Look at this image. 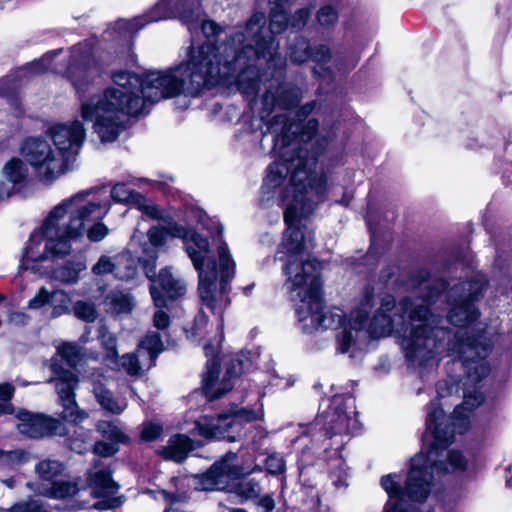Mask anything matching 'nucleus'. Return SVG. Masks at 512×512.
Segmentation results:
<instances>
[{"mask_svg": "<svg viewBox=\"0 0 512 512\" xmlns=\"http://www.w3.org/2000/svg\"><path fill=\"white\" fill-rule=\"evenodd\" d=\"M265 23L264 13H254L244 32L232 34L217 46L206 42L192 48L186 63L147 72L143 78L127 71L114 73L116 87L82 101V118L94 122V132L101 142H113L125 129L126 117L145 113L148 104L180 95L194 97L204 88L231 79L242 94L254 95L260 81L256 57L268 54L275 65L283 64L275 56L274 37L262 35Z\"/></svg>", "mask_w": 512, "mask_h": 512, "instance_id": "nucleus-1", "label": "nucleus"}, {"mask_svg": "<svg viewBox=\"0 0 512 512\" xmlns=\"http://www.w3.org/2000/svg\"><path fill=\"white\" fill-rule=\"evenodd\" d=\"M483 288V281L472 280L455 285L448 292L450 308L447 318L460 329L455 332L454 341L447 344V350L457 355L466 370L463 402L456 405L451 417L446 416L443 408H450L459 399V383L454 380L437 383L438 399L428 408L424 434L428 451H421L412 458L404 488L398 474H388L381 478V486L389 496L384 512H419L415 506H407L406 500L423 502L427 499L432 488L433 468L443 473L462 472L467 468V460L461 452L446 451V448L455 432L461 434L468 428L466 412L473 411L484 400L476 384L490 372L485 358L491 349V343L484 335L468 336L466 328L467 324L478 317V311L472 302L481 295Z\"/></svg>", "mask_w": 512, "mask_h": 512, "instance_id": "nucleus-2", "label": "nucleus"}, {"mask_svg": "<svg viewBox=\"0 0 512 512\" xmlns=\"http://www.w3.org/2000/svg\"><path fill=\"white\" fill-rule=\"evenodd\" d=\"M305 171L293 173L294 192L292 198L285 194L282 198L284 222L287 226L283 234L280 252L287 254L283 273L287 277L284 287L292 301L297 303L296 315L303 333L310 334L319 329H338V351L347 353L351 345L352 324L347 321L345 312L339 307L324 310L322 299V263L310 257L313 249V237L302 224L312 215L320 200L308 197L313 191L302 193L298 180Z\"/></svg>", "mask_w": 512, "mask_h": 512, "instance_id": "nucleus-3", "label": "nucleus"}, {"mask_svg": "<svg viewBox=\"0 0 512 512\" xmlns=\"http://www.w3.org/2000/svg\"><path fill=\"white\" fill-rule=\"evenodd\" d=\"M429 292L423 298L406 297L398 305L392 296L382 300L381 307L373 317L369 330L373 337H385L395 333L402 337L405 355L412 365L422 366L440 355L445 348L444 340L451 332L438 327L437 316L429 306L440 292L430 284H421Z\"/></svg>", "mask_w": 512, "mask_h": 512, "instance_id": "nucleus-4", "label": "nucleus"}, {"mask_svg": "<svg viewBox=\"0 0 512 512\" xmlns=\"http://www.w3.org/2000/svg\"><path fill=\"white\" fill-rule=\"evenodd\" d=\"M88 191L79 192L56 205L40 232H34L24 252L27 261H43L50 258H62L71 251V241L82 237L86 223L92 219L103 218L109 211V205L87 201Z\"/></svg>", "mask_w": 512, "mask_h": 512, "instance_id": "nucleus-5", "label": "nucleus"}, {"mask_svg": "<svg viewBox=\"0 0 512 512\" xmlns=\"http://www.w3.org/2000/svg\"><path fill=\"white\" fill-rule=\"evenodd\" d=\"M275 56L279 57L283 64L281 66L275 65L270 61L267 54L264 58L261 54L256 57V65L259 71L260 81L258 90L254 95H247L248 97H255L260 90L262 84L265 85L266 91L261 98L262 108L260 111L261 118L268 117L274 108L280 107L281 109L288 110L297 106L301 100L300 89L291 83H280L279 79L282 76V70L285 66L284 59L278 54L279 44L274 40Z\"/></svg>", "mask_w": 512, "mask_h": 512, "instance_id": "nucleus-6", "label": "nucleus"}, {"mask_svg": "<svg viewBox=\"0 0 512 512\" xmlns=\"http://www.w3.org/2000/svg\"><path fill=\"white\" fill-rule=\"evenodd\" d=\"M218 269L202 272L199 275L198 292L203 305L214 314L222 315L230 305L228 296L230 282L235 276V261L225 242H220L217 248Z\"/></svg>", "mask_w": 512, "mask_h": 512, "instance_id": "nucleus-7", "label": "nucleus"}, {"mask_svg": "<svg viewBox=\"0 0 512 512\" xmlns=\"http://www.w3.org/2000/svg\"><path fill=\"white\" fill-rule=\"evenodd\" d=\"M200 0H162L155 5L150 14L145 17L135 18L131 21H121L118 24L127 26L129 31H137L149 22L178 17L184 24L192 29L195 23L201 21V29L207 36L219 33V26L209 20H202Z\"/></svg>", "mask_w": 512, "mask_h": 512, "instance_id": "nucleus-8", "label": "nucleus"}, {"mask_svg": "<svg viewBox=\"0 0 512 512\" xmlns=\"http://www.w3.org/2000/svg\"><path fill=\"white\" fill-rule=\"evenodd\" d=\"M298 170L305 171L307 173L306 177L305 174L300 175L302 178L301 182L299 180L297 181L299 183L300 190H302V193H306V190L308 192L312 190L313 193L308 194V197L320 200V195L323 192L322 180L318 179L317 184L314 187L313 183L316 181V178L312 177L311 171L306 168L304 161L301 158H298L296 160H292L290 164L286 162H274L268 167L267 175L261 187V203H268L274 197L276 190L285 181L290 171L292 177L293 173ZM285 194H288L290 198H292L295 194L292 178L290 179L289 186L281 191V199Z\"/></svg>", "mask_w": 512, "mask_h": 512, "instance_id": "nucleus-9", "label": "nucleus"}, {"mask_svg": "<svg viewBox=\"0 0 512 512\" xmlns=\"http://www.w3.org/2000/svg\"><path fill=\"white\" fill-rule=\"evenodd\" d=\"M258 419L250 409H232L217 416H203L196 422L198 433L206 439L227 440L235 442L239 439L243 426Z\"/></svg>", "mask_w": 512, "mask_h": 512, "instance_id": "nucleus-10", "label": "nucleus"}, {"mask_svg": "<svg viewBox=\"0 0 512 512\" xmlns=\"http://www.w3.org/2000/svg\"><path fill=\"white\" fill-rule=\"evenodd\" d=\"M21 154L44 182H53L67 170L65 156L41 138H27L21 145Z\"/></svg>", "mask_w": 512, "mask_h": 512, "instance_id": "nucleus-11", "label": "nucleus"}, {"mask_svg": "<svg viewBox=\"0 0 512 512\" xmlns=\"http://www.w3.org/2000/svg\"><path fill=\"white\" fill-rule=\"evenodd\" d=\"M50 369L53 376L49 379L50 383H55L60 403L63 407L61 416L67 421H82L87 417L86 413L81 411L75 400L74 390L78 385V377L71 370L64 369L56 361H52Z\"/></svg>", "mask_w": 512, "mask_h": 512, "instance_id": "nucleus-12", "label": "nucleus"}, {"mask_svg": "<svg viewBox=\"0 0 512 512\" xmlns=\"http://www.w3.org/2000/svg\"><path fill=\"white\" fill-rule=\"evenodd\" d=\"M88 485L95 497L103 498L94 504V508L105 510L122 505V497L114 496L119 490V485L113 481L112 472L108 466L102 465L99 461L95 462L88 473Z\"/></svg>", "mask_w": 512, "mask_h": 512, "instance_id": "nucleus-13", "label": "nucleus"}, {"mask_svg": "<svg viewBox=\"0 0 512 512\" xmlns=\"http://www.w3.org/2000/svg\"><path fill=\"white\" fill-rule=\"evenodd\" d=\"M16 418L18 419V432L29 438L64 436L67 433L64 423L44 414H34L26 410H20L17 412Z\"/></svg>", "mask_w": 512, "mask_h": 512, "instance_id": "nucleus-14", "label": "nucleus"}, {"mask_svg": "<svg viewBox=\"0 0 512 512\" xmlns=\"http://www.w3.org/2000/svg\"><path fill=\"white\" fill-rule=\"evenodd\" d=\"M100 70L90 52L82 51L80 47H74L71 52V63L66 71V76L74 86L78 94L88 91Z\"/></svg>", "mask_w": 512, "mask_h": 512, "instance_id": "nucleus-15", "label": "nucleus"}, {"mask_svg": "<svg viewBox=\"0 0 512 512\" xmlns=\"http://www.w3.org/2000/svg\"><path fill=\"white\" fill-rule=\"evenodd\" d=\"M236 457L234 452L226 453L205 474L198 477L197 489L205 491L226 489L229 482L240 475V469L231 464Z\"/></svg>", "mask_w": 512, "mask_h": 512, "instance_id": "nucleus-16", "label": "nucleus"}, {"mask_svg": "<svg viewBox=\"0 0 512 512\" xmlns=\"http://www.w3.org/2000/svg\"><path fill=\"white\" fill-rule=\"evenodd\" d=\"M57 152L65 156L68 166L70 156L76 155L83 144L86 132L83 124L75 120L70 124H57L49 129Z\"/></svg>", "mask_w": 512, "mask_h": 512, "instance_id": "nucleus-17", "label": "nucleus"}, {"mask_svg": "<svg viewBox=\"0 0 512 512\" xmlns=\"http://www.w3.org/2000/svg\"><path fill=\"white\" fill-rule=\"evenodd\" d=\"M244 371L243 361L237 357L232 358L226 368V374L221 381V387L212 393V387L218 378L219 361L213 357L207 361L206 371L203 374V388L206 394H211L212 399L220 398L232 388L230 381L237 378Z\"/></svg>", "mask_w": 512, "mask_h": 512, "instance_id": "nucleus-18", "label": "nucleus"}, {"mask_svg": "<svg viewBox=\"0 0 512 512\" xmlns=\"http://www.w3.org/2000/svg\"><path fill=\"white\" fill-rule=\"evenodd\" d=\"M184 249L191 259L194 268L200 275L202 272L218 269V262L211 257L208 239L196 231H192L184 243Z\"/></svg>", "mask_w": 512, "mask_h": 512, "instance_id": "nucleus-19", "label": "nucleus"}, {"mask_svg": "<svg viewBox=\"0 0 512 512\" xmlns=\"http://www.w3.org/2000/svg\"><path fill=\"white\" fill-rule=\"evenodd\" d=\"M45 305L51 307L50 318L55 319L70 312L71 298L64 290H53L41 287L38 293L28 302V308L39 309Z\"/></svg>", "mask_w": 512, "mask_h": 512, "instance_id": "nucleus-20", "label": "nucleus"}, {"mask_svg": "<svg viewBox=\"0 0 512 512\" xmlns=\"http://www.w3.org/2000/svg\"><path fill=\"white\" fill-rule=\"evenodd\" d=\"M193 449L192 440L189 437L177 434L171 437L167 445L159 450V454L165 460L182 463Z\"/></svg>", "mask_w": 512, "mask_h": 512, "instance_id": "nucleus-21", "label": "nucleus"}, {"mask_svg": "<svg viewBox=\"0 0 512 512\" xmlns=\"http://www.w3.org/2000/svg\"><path fill=\"white\" fill-rule=\"evenodd\" d=\"M3 173L11 185L0 184V199L9 197L13 193L15 185L26 179L27 167L22 160L13 158L5 164Z\"/></svg>", "mask_w": 512, "mask_h": 512, "instance_id": "nucleus-22", "label": "nucleus"}, {"mask_svg": "<svg viewBox=\"0 0 512 512\" xmlns=\"http://www.w3.org/2000/svg\"><path fill=\"white\" fill-rule=\"evenodd\" d=\"M138 352L147 359V369L153 367L158 355L164 350L161 335L155 331L147 332L137 346Z\"/></svg>", "mask_w": 512, "mask_h": 512, "instance_id": "nucleus-23", "label": "nucleus"}, {"mask_svg": "<svg viewBox=\"0 0 512 512\" xmlns=\"http://www.w3.org/2000/svg\"><path fill=\"white\" fill-rule=\"evenodd\" d=\"M35 473L40 481V487L48 486L56 481V478L63 474L65 465L56 459H43L35 465Z\"/></svg>", "mask_w": 512, "mask_h": 512, "instance_id": "nucleus-24", "label": "nucleus"}, {"mask_svg": "<svg viewBox=\"0 0 512 512\" xmlns=\"http://www.w3.org/2000/svg\"><path fill=\"white\" fill-rule=\"evenodd\" d=\"M93 393L99 405L109 413L118 415L127 408L126 400L114 397L113 393L102 383L94 385Z\"/></svg>", "mask_w": 512, "mask_h": 512, "instance_id": "nucleus-25", "label": "nucleus"}, {"mask_svg": "<svg viewBox=\"0 0 512 512\" xmlns=\"http://www.w3.org/2000/svg\"><path fill=\"white\" fill-rule=\"evenodd\" d=\"M150 293L156 307L152 318L153 326L158 330H165L171 323L170 316L165 310L168 309L166 300L154 284L150 286Z\"/></svg>", "mask_w": 512, "mask_h": 512, "instance_id": "nucleus-26", "label": "nucleus"}, {"mask_svg": "<svg viewBox=\"0 0 512 512\" xmlns=\"http://www.w3.org/2000/svg\"><path fill=\"white\" fill-rule=\"evenodd\" d=\"M144 356L138 352L126 353L118 359V366L121 370L131 377H140L147 369V359H141Z\"/></svg>", "mask_w": 512, "mask_h": 512, "instance_id": "nucleus-27", "label": "nucleus"}, {"mask_svg": "<svg viewBox=\"0 0 512 512\" xmlns=\"http://www.w3.org/2000/svg\"><path fill=\"white\" fill-rule=\"evenodd\" d=\"M158 283L170 299H176L186 293V285L183 280L175 278L168 268L160 271Z\"/></svg>", "mask_w": 512, "mask_h": 512, "instance_id": "nucleus-28", "label": "nucleus"}, {"mask_svg": "<svg viewBox=\"0 0 512 512\" xmlns=\"http://www.w3.org/2000/svg\"><path fill=\"white\" fill-rule=\"evenodd\" d=\"M85 269L86 264L83 261H68L64 265L56 268L52 276L62 283L73 284L78 281L80 273Z\"/></svg>", "mask_w": 512, "mask_h": 512, "instance_id": "nucleus-29", "label": "nucleus"}, {"mask_svg": "<svg viewBox=\"0 0 512 512\" xmlns=\"http://www.w3.org/2000/svg\"><path fill=\"white\" fill-rule=\"evenodd\" d=\"M137 274L135 259L127 252L115 256L114 277L120 280H131Z\"/></svg>", "mask_w": 512, "mask_h": 512, "instance_id": "nucleus-30", "label": "nucleus"}, {"mask_svg": "<svg viewBox=\"0 0 512 512\" xmlns=\"http://www.w3.org/2000/svg\"><path fill=\"white\" fill-rule=\"evenodd\" d=\"M78 486L70 481H55L48 486L39 488V493L55 499H64L77 494Z\"/></svg>", "mask_w": 512, "mask_h": 512, "instance_id": "nucleus-31", "label": "nucleus"}, {"mask_svg": "<svg viewBox=\"0 0 512 512\" xmlns=\"http://www.w3.org/2000/svg\"><path fill=\"white\" fill-rule=\"evenodd\" d=\"M106 301L109 310L116 315L129 314L134 306L132 297L120 291L111 292Z\"/></svg>", "mask_w": 512, "mask_h": 512, "instance_id": "nucleus-32", "label": "nucleus"}, {"mask_svg": "<svg viewBox=\"0 0 512 512\" xmlns=\"http://www.w3.org/2000/svg\"><path fill=\"white\" fill-rule=\"evenodd\" d=\"M231 490L239 497L248 500L257 498L260 495L261 487L255 479H242L234 484Z\"/></svg>", "mask_w": 512, "mask_h": 512, "instance_id": "nucleus-33", "label": "nucleus"}, {"mask_svg": "<svg viewBox=\"0 0 512 512\" xmlns=\"http://www.w3.org/2000/svg\"><path fill=\"white\" fill-rule=\"evenodd\" d=\"M96 429L104 438L113 441L114 444L124 443L128 439L116 424L109 421H99Z\"/></svg>", "mask_w": 512, "mask_h": 512, "instance_id": "nucleus-34", "label": "nucleus"}, {"mask_svg": "<svg viewBox=\"0 0 512 512\" xmlns=\"http://www.w3.org/2000/svg\"><path fill=\"white\" fill-rule=\"evenodd\" d=\"M289 50L290 59L294 63L301 64L310 58V46L308 40L303 37L296 38Z\"/></svg>", "mask_w": 512, "mask_h": 512, "instance_id": "nucleus-35", "label": "nucleus"}, {"mask_svg": "<svg viewBox=\"0 0 512 512\" xmlns=\"http://www.w3.org/2000/svg\"><path fill=\"white\" fill-rule=\"evenodd\" d=\"M74 315L85 322H94L98 317L96 307L91 302L77 301L73 306Z\"/></svg>", "mask_w": 512, "mask_h": 512, "instance_id": "nucleus-36", "label": "nucleus"}, {"mask_svg": "<svg viewBox=\"0 0 512 512\" xmlns=\"http://www.w3.org/2000/svg\"><path fill=\"white\" fill-rule=\"evenodd\" d=\"M289 19L286 10L270 8V32L271 34L282 33L288 26Z\"/></svg>", "mask_w": 512, "mask_h": 512, "instance_id": "nucleus-37", "label": "nucleus"}, {"mask_svg": "<svg viewBox=\"0 0 512 512\" xmlns=\"http://www.w3.org/2000/svg\"><path fill=\"white\" fill-rule=\"evenodd\" d=\"M57 353L70 365L75 366L81 357L80 347L71 342L62 343L57 347Z\"/></svg>", "mask_w": 512, "mask_h": 512, "instance_id": "nucleus-38", "label": "nucleus"}, {"mask_svg": "<svg viewBox=\"0 0 512 512\" xmlns=\"http://www.w3.org/2000/svg\"><path fill=\"white\" fill-rule=\"evenodd\" d=\"M115 269V256L110 257L107 255H102L98 259V261L92 267V273L97 276H104L107 274L114 275Z\"/></svg>", "mask_w": 512, "mask_h": 512, "instance_id": "nucleus-39", "label": "nucleus"}, {"mask_svg": "<svg viewBox=\"0 0 512 512\" xmlns=\"http://www.w3.org/2000/svg\"><path fill=\"white\" fill-rule=\"evenodd\" d=\"M100 340L102 345L107 350V357L113 360L117 359L118 352L116 337L111 332H109L105 327H102L100 329Z\"/></svg>", "mask_w": 512, "mask_h": 512, "instance_id": "nucleus-40", "label": "nucleus"}, {"mask_svg": "<svg viewBox=\"0 0 512 512\" xmlns=\"http://www.w3.org/2000/svg\"><path fill=\"white\" fill-rule=\"evenodd\" d=\"M317 20L321 26H330L338 20V13L333 7L327 5L318 11Z\"/></svg>", "mask_w": 512, "mask_h": 512, "instance_id": "nucleus-41", "label": "nucleus"}, {"mask_svg": "<svg viewBox=\"0 0 512 512\" xmlns=\"http://www.w3.org/2000/svg\"><path fill=\"white\" fill-rule=\"evenodd\" d=\"M4 457L5 461L11 465H20L26 463L29 459V454L21 449L12 450L8 452H2L0 458Z\"/></svg>", "mask_w": 512, "mask_h": 512, "instance_id": "nucleus-42", "label": "nucleus"}, {"mask_svg": "<svg viewBox=\"0 0 512 512\" xmlns=\"http://www.w3.org/2000/svg\"><path fill=\"white\" fill-rule=\"evenodd\" d=\"M311 11L308 8H301L297 10L291 17L289 23L292 28L300 30L306 25Z\"/></svg>", "mask_w": 512, "mask_h": 512, "instance_id": "nucleus-43", "label": "nucleus"}, {"mask_svg": "<svg viewBox=\"0 0 512 512\" xmlns=\"http://www.w3.org/2000/svg\"><path fill=\"white\" fill-rule=\"evenodd\" d=\"M165 228L168 235H171L172 237L176 238H181L183 240V244L185 243L186 239L190 236V233H192L193 231L191 229H187L182 225H179L176 222H168Z\"/></svg>", "mask_w": 512, "mask_h": 512, "instance_id": "nucleus-44", "label": "nucleus"}, {"mask_svg": "<svg viewBox=\"0 0 512 512\" xmlns=\"http://www.w3.org/2000/svg\"><path fill=\"white\" fill-rule=\"evenodd\" d=\"M166 228L153 226L148 230L149 242L153 247H159L164 244L166 240Z\"/></svg>", "mask_w": 512, "mask_h": 512, "instance_id": "nucleus-45", "label": "nucleus"}, {"mask_svg": "<svg viewBox=\"0 0 512 512\" xmlns=\"http://www.w3.org/2000/svg\"><path fill=\"white\" fill-rule=\"evenodd\" d=\"M111 197L116 202H128L132 198V192L123 183L116 184L111 190Z\"/></svg>", "mask_w": 512, "mask_h": 512, "instance_id": "nucleus-46", "label": "nucleus"}, {"mask_svg": "<svg viewBox=\"0 0 512 512\" xmlns=\"http://www.w3.org/2000/svg\"><path fill=\"white\" fill-rule=\"evenodd\" d=\"M330 50L325 45H318L313 49L310 48V58L320 64H326L330 60Z\"/></svg>", "mask_w": 512, "mask_h": 512, "instance_id": "nucleus-47", "label": "nucleus"}, {"mask_svg": "<svg viewBox=\"0 0 512 512\" xmlns=\"http://www.w3.org/2000/svg\"><path fill=\"white\" fill-rule=\"evenodd\" d=\"M162 433V427L155 423H145L141 432V438L144 441H154Z\"/></svg>", "mask_w": 512, "mask_h": 512, "instance_id": "nucleus-48", "label": "nucleus"}, {"mask_svg": "<svg viewBox=\"0 0 512 512\" xmlns=\"http://www.w3.org/2000/svg\"><path fill=\"white\" fill-rule=\"evenodd\" d=\"M265 466L270 474H280L285 469V464L282 458L277 455H269L266 459Z\"/></svg>", "mask_w": 512, "mask_h": 512, "instance_id": "nucleus-49", "label": "nucleus"}, {"mask_svg": "<svg viewBox=\"0 0 512 512\" xmlns=\"http://www.w3.org/2000/svg\"><path fill=\"white\" fill-rule=\"evenodd\" d=\"M9 512H47L37 500L14 505Z\"/></svg>", "mask_w": 512, "mask_h": 512, "instance_id": "nucleus-50", "label": "nucleus"}, {"mask_svg": "<svg viewBox=\"0 0 512 512\" xmlns=\"http://www.w3.org/2000/svg\"><path fill=\"white\" fill-rule=\"evenodd\" d=\"M93 451L99 456L111 457L118 451V447L114 443L98 441L95 443Z\"/></svg>", "mask_w": 512, "mask_h": 512, "instance_id": "nucleus-51", "label": "nucleus"}, {"mask_svg": "<svg viewBox=\"0 0 512 512\" xmlns=\"http://www.w3.org/2000/svg\"><path fill=\"white\" fill-rule=\"evenodd\" d=\"M108 231L109 230L106 225L97 222L87 231V236L90 241L98 242L107 236Z\"/></svg>", "mask_w": 512, "mask_h": 512, "instance_id": "nucleus-52", "label": "nucleus"}, {"mask_svg": "<svg viewBox=\"0 0 512 512\" xmlns=\"http://www.w3.org/2000/svg\"><path fill=\"white\" fill-rule=\"evenodd\" d=\"M156 258V252H153L148 259L142 261L143 269L149 279L154 278L156 275Z\"/></svg>", "mask_w": 512, "mask_h": 512, "instance_id": "nucleus-53", "label": "nucleus"}, {"mask_svg": "<svg viewBox=\"0 0 512 512\" xmlns=\"http://www.w3.org/2000/svg\"><path fill=\"white\" fill-rule=\"evenodd\" d=\"M8 321L15 326H24L28 323L29 317L23 312H13L9 315Z\"/></svg>", "mask_w": 512, "mask_h": 512, "instance_id": "nucleus-54", "label": "nucleus"}, {"mask_svg": "<svg viewBox=\"0 0 512 512\" xmlns=\"http://www.w3.org/2000/svg\"><path fill=\"white\" fill-rule=\"evenodd\" d=\"M14 394V386L10 383L0 384V400L4 403H9V400Z\"/></svg>", "mask_w": 512, "mask_h": 512, "instance_id": "nucleus-55", "label": "nucleus"}, {"mask_svg": "<svg viewBox=\"0 0 512 512\" xmlns=\"http://www.w3.org/2000/svg\"><path fill=\"white\" fill-rule=\"evenodd\" d=\"M143 213L152 219L161 218V211L153 204H145L141 206Z\"/></svg>", "mask_w": 512, "mask_h": 512, "instance_id": "nucleus-56", "label": "nucleus"}, {"mask_svg": "<svg viewBox=\"0 0 512 512\" xmlns=\"http://www.w3.org/2000/svg\"><path fill=\"white\" fill-rule=\"evenodd\" d=\"M259 506L263 509V512H270L275 507L274 499L269 495H265L259 500Z\"/></svg>", "mask_w": 512, "mask_h": 512, "instance_id": "nucleus-57", "label": "nucleus"}, {"mask_svg": "<svg viewBox=\"0 0 512 512\" xmlns=\"http://www.w3.org/2000/svg\"><path fill=\"white\" fill-rule=\"evenodd\" d=\"M317 129L318 121L315 119H310L304 127V133L307 134L308 138H311L317 132Z\"/></svg>", "mask_w": 512, "mask_h": 512, "instance_id": "nucleus-58", "label": "nucleus"}, {"mask_svg": "<svg viewBox=\"0 0 512 512\" xmlns=\"http://www.w3.org/2000/svg\"><path fill=\"white\" fill-rule=\"evenodd\" d=\"M208 324V318L204 314H200L195 319V330L200 335L201 330Z\"/></svg>", "mask_w": 512, "mask_h": 512, "instance_id": "nucleus-59", "label": "nucleus"}, {"mask_svg": "<svg viewBox=\"0 0 512 512\" xmlns=\"http://www.w3.org/2000/svg\"><path fill=\"white\" fill-rule=\"evenodd\" d=\"M333 482L335 485L337 486H344V487H348L349 486V482H348V475L345 473L344 476L342 475H336L334 473V479H333Z\"/></svg>", "mask_w": 512, "mask_h": 512, "instance_id": "nucleus-60", "label": "nucleus"}, {"mask_svg": "<svg viewBox=\"0 0 512 512\" xmlns=\"http://www.w3.org/2000/svg\"><path fill=\"white\" fill-rule=\"evenodd\" d=\"M315 105L314 101L307 103L300 109L299 115L303 117L308 116L314 110Z\"/></svg>", "mask_w": 512, "mask_h": 512, "instance_id": "nucleus-61", "label": "nucleus"}, {"mask_svg": "<svg viewBox=\"0 0 512 512\" xmlns=\"http://www.w3.org/2000/svg\"><path fill=\"white\" fill-rule=\"evenodd\" d=\"M288 0H269L270 8L285 10V4Z\"/></svg>", "mask_w": 512, "mask_h": 512, "instance_id": "nucleus-62", "label": "nucleus"}, {"mask_svg": "<svg viewBox=\"0 0 512 512\" xmlns=\"http://www.w3.org/2000/svg\"><path fill=\"white\" fill-rule=\"evenodd\" d=\"M342 402L341 396H334L332 399V404L336 407V412L340 416L342 413H344V409L340 408V404Z\"/></svg>", "mask_w": 512, "mask_h": 512, "instance_id": "nucleus-63", "label": "nucleus"}, {"mask_svg": "<svg viewBox=\"0 0 512 512\" xmlns=\"http://www.w3.org/2000/svg\"><path fill=\"white\" fill-rule=\"evenodd\" d=\"M13 412L12 405L10 403H0V415L11 414Z\"/></svg>", "mask_w": 512, "mask_h": 512, "instance_id": "nucleus-64", "label": "nucleus"}]
</instances>
